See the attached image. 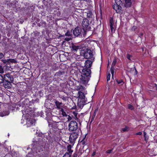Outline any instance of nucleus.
<instances>
[{
    "mask_svg": "<svg viewBox=\"0 0 157 157\" xmlns=\"http://www.w3.org/2000/svg\"><path fill=\"white\" fill-rule=\"evenodd\" d=\"M91 71L89 68L83 69L82 70L81 75L80 77L81 83L84 84H87L91 77Z\"/></svg>",
    "mask_w": 157,
    "mask_h": 157,
    "instance_id": "nucleus-1",
    "label": "nucleus"
},
{
    "mask_svg": "<svg viewBox=\"0 0 157 157\" xmlns=\"http://www.w3.org/2000/svg\"><path fill=\"white\" fill-rule=\"evenodd\" d=\"M78 95V105L80 108L83 107V106L86 104V101L85 94L82 92L79 91Z\"/></svg>",
    "mask_w": 157,
    "mask_h": 157,
    "instance_id": "nucleus-2",
    "label": "nucleus"
},
{
    "mask_svg": "<svg viewBox=\"0 0 157 157\" xmlns=\"http://www.w3.org/2000/svg\"><path fill=\"white\" fill-rule=\"evenodd\" d=\"M84 57L86 59H94L93 57V52L90 50L87 49L83 53Z\"/></svg>",
    "mask_w": 157,
    "mask_h": 157,
    "instance_id": "nucleus-3",
    "label": "nucleus"
},
{
    "mask_svg": "<svg viewBox=\"0 0 157 157\" xmlns=\"http://www.w3.org/2000/svg\"><path fill=\"white\" fill-rule=\"evenodd\" d=\"M69 130L71 132H72L77 130L78 128V124L74 121H70L68 125Z\"/></svg>",
    "mask_w": 157,
    "mask_h": 157,
    "instance_id": "nucleus-4",
    "label": "nucleus"
},
{
    "mask_svg": "<svg viewBox=\"0 0 157 157\" xmlns=\"http://www.w3.org/2000/svg\"><path fill=\"white\" fill-rule=\"evenodd\" d=\"M82 25L84 31H85V30H89L91 29V27L89 25V21L87 19H84L83 20Z\"/></svg>",
    "mask_w": 157,
    "mask_h": 157,
    "instance_id": "nucleus-5",
    "label": "nucleus"
},
{
    "mask_svg": "<svg viewBox=\"0 0 157 157\" xmlns=\"http://www.w3.org/2000/svg\"><path fill=\"white\" fill-rule=\"evenodd\" d=\"M4 78L6 81L7 82L8 85L10 84L11 83L13 82V78L12 75L9 73L4 75Z\"/></svg>",
    "mask_w": 157,
    "mask_h": 157,
    "instance_id": "nucleus-6",
    "label": "nucleus"
},
{
    "mask_svg": "<svg viewBox=\"0 0 157 157\" xmlns=\"http://www.w3.org/2000/svg\"><path fill=\"white\" fill-rule=\"evenodd\" d=\"M84 31L82 29L79 27H77L73 30V33L75 36H81L82 33Z\"/></svg>",
    "mask_w": 157,
    "mask_h": 157,
    "instance_id": "nucleus-7",
    "label": "nucleus"
},
{
    "mask_svg": "<svg viewBox=\"0 0 157 157\" xmlns=\"http://www.w3.org/2000/svg\"><path fill=\"white\" fill-rule=\"evenodd\" d=\"M78 135L77 133L73 132L71 133L69 137V140L71 144L74 143L78 137Z\"/></svg>",
    "mask_w": 157,
    "mask_h": 157,
    "instance_id": "nucleus-8",
    "label": "nucleus"
},
{
    "mask_svg": "<svg viewBox=\"0 0 157 157\" xmlns=\"http://www.w3.org/2000/svg\"><path fill=\"white\" fill-rule=\"evenodd\" d=\"M109 26L112 33H113L115 31V26L114 25L113 19L111 18L109 21Z\"/></svg>",
    "mask_w": 157,
    "mask_h": 157,
    "instance_id": "nucleus-9",
    "label": "nucleus"
},
{
    "mask_svg": "<svg viewBox=\"0 0 157 157\" xmlns=\"http://www.w3.org/2000/svg\"><path fill=\"white\" fill-rule=\"evenodd\" d=\"M121 4H115L113 6V9L116 11L117 13H119L120 12L121 8L120 6Z\"/></svg>",
    "mask_w": 157,
    "mask_h": 157,
    "instance_id": "nucleus-10",
    "label": "nucleus"
},
{
    "mask_svg": "<svg viewBox=\"0 0 157 157\" xmlns=\"http://www.w3.org/2000/svg\"><path fill=\"white\" fill-rule=\"evenodd\" d=\"M35 121L33 119H30L27 121L26 125L28 127H30L35 124Z\"/></svg>",
    "mask_w": 157,
    "mask_h": 157,
    "instance_id": "nucleus-11",
    "label": "nucleus"
},
{
    "mask_svg": "<svg viewBox=\"0 0 157 157\" xmlns=\"http://www.w3.org/2000/svg\"><path fill=\"white\" fill-rule=\"evenodd\" d=\"M92 63V62L91 61L89 60H86L85 63V68H89L91 66Z\"/></svg>",
    "mask_w": 157,
    "mask_h": 157,
    "instance_id": "nucleus-12",
    "label": "nucleus"
},
{
    "mask_svg": "<svg viewBox=\"0 0 157 157\" xmlns=\"http://www.w3.org/2000/svg\"><path fill=\"white\" fill-rule=\"evenodd\" d=\"M132 2L131 0H125L124 6L126 7L131 6Z\"/></svg>",
    "mask_w": 157,
    "mask_h": 157,
    "instance_id": "nucleus-13",
    "label": "nucleus"
},
{
    "mask_svg": "<svg viewBox=\"0 0 157 157\" xmlns=\"http://www.w3.org/2000/svg\"><path fill=\"white\" fill-rule=\"evenodd\" d=\"M55 103L56 106L57 108L58 109H62V102H59L57 101H56Z\"/></svg>",
    "mask_w": 157,
    "mask_h": 157,
    "instance_id": "nucleus-14",
    "label": "nucleus"
},
{
    "mask_svg": "<svg viewBox=\"0 0 157 157\" xmlns=\"http://www.w3.org/2000/svg\"><path fill=\"white\" fill-rule=\"evenodd\" d=\"M85 88L80 85L76 86V90L81 91L84 90Z\"/></svg>",
    "mask_w": 157,
    "mask_h": 157,
    "instance_id": "nucleus-15",
    "label": "nucleus"
},
{
    "mask_svg": "<svg viewBox=\"0 0 157 157\" xmlns=\"http://www.w3.org/2000/svg\"><path fill=\"white\" fill-rule=\"evenodd\" d=\"M81 47L80 46H76L74 45H72V49L74 52H77L78 49H81Z\"/></svg>",
    "mask_w": 157,
    "mask_h": 157,
    "instance_id": "nucleus-16",
    "label": "nucleus"
},
{
    "mask_svg": "<svg viewBox=\"0 0 157 157\" xmlns=\"http://www.w3.org/2000/svg\"><path fill=\"white\" fill-rule=\"evenodd\" d=\"M59 113L60 115H61L63 117H66L67 115L65 111H64L63 109H61L59 111Z\"/></svg>",
    "mask_w": 157,
    "mask_h": 157,
    "instance_id": "nucleus-17",
    "label": "nucleus"
},
{
    "mask_svg": "<svg viewBox=\"0 0 157 157\" xmlns=\"http://www.w3.org/2000/svg\"><path fill=\"white\" fill-rule=\"evenodd\" d=\"M72 147V146L71 145H69L67 146V150L69 153L71 154L72 152L73 151L71 150V148Z\"/></svg>",
    "mask_w": 157,
    "mask_h": 157,
    "instance_id": "nucleus-18",
    "label": "nucleus"
},
{
    "mask_svg": "<svg viewBox=\"0 0 157 157\" xmlns=\"http://www.w3.org/2000/svg\"><path fill=\"white\" fill-rule=\"evenodd\" d=\"M9 113L7 111L6 113H0V116L3 117L5 116L8 115H9Z\"/></svg>",
    "mask_w": 157,
    "mask_h": 157,
    "instance_id": "nucleus-19",
    "label": "nucleus"
},
{
    "mask_svg": "<svg viewBox=\"0 0 157 157\" xmlns=\"http://www.w3.org/2000/svg\"><path fill=\"white\" fill-rule=\"evenodd\" d=\"M44 148V146H43L42 145L41 147H38L37 148V149L38 150V151L39 152H40L41 151H43V148Z\"/></svg>",
    "mask_w": 157,
    "mask_h": 157,
    "instance_id": "nucleus-20",
    "label": "nucleus"
},
{
    "mask_svg": "<svg viewBox=\"0 0 157 157\" xmlns=\"http://www.w3.org/2000/svg\"><path fill=\"white\" fill-rule=\"evenodd\" d=\"M53 119L54 120H57V121H54L55 122H56V123H59L60 122V119H59V117H56V116L54 117L53 118Z\"/></svg>",
    "mask_w": 157,
    "mask_h": 157,
    "instance_id": "nucleus-21",
    "label": "nucleus"
},
{
    "mask_svg": "<svg viewBox=\"0 0 157 157\" xmlns=\"http://www.w3.org/2000/svg\"><path fill=\"white\" fill-rule=\"evenodd\" d=\"M16 62V60L14 59H7V62L8 63H15Z\"/></svg>",
    "mask_w": 157,
    "mask_h": 157,
    "instance_id": "nucleus-22",
    "label": "nucleus"
},
{
    "mask_svg": "<svg viewBox=\"0 0 157 157\" xmlns=\"http://www.w3.org/2000/svg\"><path fill=\"white\" fill-rule=\"evenodd\" d=\"M63 73H64L63 72L59 71L57 72H56V74H55V75H57V76H60L61 75H63Z\"/></svg>",
    "mask_w": 157,
    "mask_h": 157,
    "instance_id": "nucleus-23",
    "label": "nucleus"
},
{
    "mask_svg": "<svg viewBox=\"0 0 157 157\" xmlns=\"http://www.w3.org/2000/svg\"><path fill=\"white\" fill-rule=\"evenodd\" d=\"M71 154L68 152L66 153L63 157H71Z\"/></svg>",
    "mask_w": 157,
    "mask_h": 157,
    "instance_id": "nucleus-24",
    "label": "nucleus"
},
{
    "mask_svg": "<svg viewBox=\"0 0 157 157\" xmlns=\"http://www.w3.org/2000/svg\"><path fill=\"white\" fill-rule=\"evenodd\" d=\"M4 77L1 75H0V83H2L4 82Z\"/></svg>",
    "mask_w": 157,
    "mask_h": 157,
    "instance_id": "nucleus-25",
    "label": "nucleus"
},
{
    "mask_svg": "<svg viewBox=\"0 0 157 157\" xmlns=\"http://www.w3.org/2000/svg\"><path fill=\"white\" fill-rule=\"evenodd\" d=\"M128 108L129 109H131V110H133L134 109V107L132 105L130 104L128 105Z\"/></svg>",
    "mask_w": 157,
    "mask_h": 157,
    "instance_id": "nucleus-26",
    "label": "nucleus"
},
{
    "mask_svg": "<svg viewBox=\"0 0 157 157\" xmlns=\"http://www.w3.org/2000/svg\"><path fill=\"white\" fill-rule=\"evenodd\" d=\"M4 72L3 68L2 66L0 65V73L2 74Z\"/></svg>",
    "mask_w": 157,
    "mask_h": 157,
    "instance_id": "nucleus-27",
    "label": "nucleus"
},
{
    "mask_svg": "<svg viewBox=\"0 0 157 157\" xmlns=\"http://www.w3.org/2000/svg\"><path fill=\"white\" fill-rule=\"evenodd\" d=\"M116 82L118 84L123 83H124L122 80V79H117L116 80Z\"/></svg>",
    "mask_w": 157,
    "mask_h": 157,
    "instance_id": "nucleus-28",
    "label": "nucleus"
},
{
    "mask_svg": "<svg viewBox=\"0 0 157 157\" xmlns=\"http://www.w3.org/2000/svg\"><path fill=\"white\" fill-rule=\"evenodd\" d=\"M115 4H121L122 2L121 0H115Z\"/></svg>",
    "mask_w": 157,
    "mask_h": 157,
    "instance_id": "nucleus-29",
    "label": "nucleus"
},
{
    "mask_svg": "<svg viewBox=\"0 0 157 157\" xmlns=\"http://www.w3.org/2000/svg\"><path fill=\"white\" fill-rule=\"evenodd\" d=\"M4 85V86L6 88H7L8 87H9L10 86V84H9V85H8L7 84V82H5L4 84H3Z\"/></svg>",
    "mask_w": 157,
    "mask_h": 157,
    "instance_id": "nucleus-30",
    "label": "nucleus"
},
{
    "mask_svg": "<svg viewBox=\"0 0 157 157\" xmlns=\"http://www.w3.org/2000/svg\"><path fill=\"white\" fill-rule=\"evenodd\" d=\"M111 76V75L110 74H108L107 75V81H108L110 80V78Z\"/></svg>",
    "mask_w": 157,
    "mask_h": 157,
    "instance_id": "nucleus-31",
    "label": "nucleus"
},
{
    "mask_svg": "<svg viewBox=\"0 0 157 157\" xmlns=\"http://www.w3.org/2000/svg\"><path fill=\"white\" fill-rule=\"evenodd\" d=\"M128 129V127H125L124 128H122V130L123 132H125L127 131Z\"/></svg>",
    "mask_w": 157,
    "mask_h": 157,
    "instance_id": "nucleus-32",
    "label": "nucleus"
},
{
    "mask_svg": "<svg viewBox=\"0 0 157 157\" xmlns=\"http://www.w3.org/2000/svg\"><path fill=\"white\" fill-rule=\"evenodd\" d=\"M111 73L112 74V78H113L114 73V70L112 68H111Z\"/></svg>",
    "mask_w": 157,
    "mask_h": 157,
    "instance_id": "nucleus-33",
    "label": "nucleus"
},
{
    "mask_svg": "<svg viewBox=\"0 0 157 157\" xmlns=\"http://www.w3.org/2000/svg\"><path fill=\"white\" fill-rule=\"evenodd\" d=\"M61 99L65 101L67 100V97L66 96L63 95V97L61 98Z\"/></svg>",
    "mask_w": 157,
    "mask_h": 157,
    "instance_id": "nucleus-34",
    "label": "nucleus"
},
{
    "mask_svg": "<svg viewBox=\"0 0 157 157\" xmlns=\"http://www.w3.org/2000/svg\"><path fill=\"white\" fill-rule=\"evenodd\" d=\"M116 59H114L113 61L112 64V65L114 66L115 65V64H116Z\"/></svg>",
    "mask_w": 157,
    "mask_h": 157,
    "instance_id": "nucleus-35",
    "label": "nucleus"
},
{
    "mask_svg": "<svg viewBox=\"0 0 157 157\" xmlns=\"http://www.w3.org/2000/svg\"><path fill=\"white\" fill-rule=\"evenodd\" d=\"M131 56L129 54H127L126 56V57L129 60H131Z\"/></svg>",
    "mask_w": 157,
    "mask_h": 157,
    "instance_id": "nucleus-36",
    "label": "nucleus"
},
{
    "mask_svg": "<svg viewBox=\"0 0 157 157\" xmlns=\"http://www.w3.org/2000/svg\"><path fill=\"white\" fill-rule=\"evenodd\" d=\"M71 39V37H69V38L66 37V38H65V40L67 41H69Z\"/></svg>",
    "mask_w": 157,
    "mask_h": 157,
    "instance_id": "nucleus-37",
    "label": "nucleus"
},
{
    "mask_svg": "<svg viewBox=\"0 0 157 157\" xmlns=\"http://www.w3.org/2000/svg\"><path fill=\"white\" fill-rule=\"evenodd\" d=\"M4 56V55L3 53H0V59H1Z\"/></svg>",
    "mask_w": 157,
    "mask_h": 157,
    "instance_id": "nucleus-38",
    "label": "nucleus"
},
{
    "mask_svg": "<svg viewBox=\"0 0 157 157\" xmlns=\"http://www.w3.org/2000/svg\"><path fill=\"white\" fill-rule=\"evenodd\" d=\"M112 151V150H109L106 151V153H110Z\"/></svg>",
    "mask_w": 157,
    "mask_h": 157,
    "instance_id": "nucleus-39",
    "label": "nucleus"
},
{
    "mask_svg": "<svg viewBox=\"0 0 157 157\" xmlns=\"http://www.w3.org/2000/svg\"><path fill=\"white\" fill-rule=\"evenodd\" d=\"M65 35L66 36H71V35H70V33L68 32L66 33H65Z\"/></svg>",
    "mask_w": 157,
    "mask_h": 157,
    "instance_id": "nucleus-40",
    "label": "nucleus"
},
{
    "mask_svg": "<svg viewBox=\"0 0 157 157\" xmlns=\"http://www.w3.org/2000/svg\"><path fill=\"white\" fill-rule=\"evenodd\" d=\"M142 132H137L136 134V135H142Z\"/></svg>",
    "mask_w": 157,
    "mask_h": 157,
    "instance_id": "nucleus-41",
    "label": "nucleus"
},
{
    "mask_svg": "<svg viewBox=\"0 0 157 157\" xmlns=\"http://www.w3.org/2000/svg\"><path fill=\"white\" fill-rule=\"evenodd\" d=\"M2 61L5 63H9L7 62V60H3Z\"/></svg>",
    "mask_w": 157,
    "mask_h": 157,
    "instance_id": "nucleus-42",
    "label": "nucleus"
},
{
    "mask_svg": "<svg viewBox=\"0 0 157 157\" xmlns=\"http://www.w3.org/2000/svg\"><path fill=\"white\" fill-rule=\"evenodd\" d=\"M77 154L75 153H74L73 154V157H77Z\"/></svg>",
    "mask_w": 157,
    "mask_h": 157,
    "instance_id": "nucleus-43",
    "label": "nucleus"
},
{
    "mask_svg": "<svg viewBox=\"0 0 157 157\" xmlns=\"http://www.w3.org/2000/svg\"><path fill=\"white\" fill-rule=\"evenodd\" d=\"M73 114H74V115L76 117V116L77 115V113L76 112H73Z\"/></svg>",
    "mask_w": 157,
    "mask_h": 157,
    "instance_id": "nucleus-44",
    "label": "nucleus"
},
{
    "mask_svg": "<svg viewBox=\"0 0 157 157\" xmlns=\"http://www.w3.org/2000/svg\"><path fill=\"white\" fill-rule=\"evenodd\" d=\"M63 95L61 94H59V98H61L63 97Z\"/></svg>",
    "mask_w": 157,
    "mask_h": 157,
    "instance_id": "nucleus-45",
    "label": "nucleus"
},
{
    "mask_svg": "<svg viewBox=\"0 0 157 157\" xmlns=\"http://www.w3.org/2000/svg\"><path fill=\"white\" fill-rule=\"evenodd\" d=\"M144 138H146V133L144 132Z\"/></svg>",
    "mask_w": 157,
    "mask_h": 157,
    "instance_id": "nucleus-46",
    "label": "nucleus"
},
{
    "mask_svg": "<svg viewBox=\"0 0 157 157\" xmlns=\"http://www.w3.org/2000/svg\"><path fill=\"white\" fill-rule=\"evenodd\" d=\"M136 28V26H133L132 29V30H134Z\"/></svg>",
    "mask_w": 157,
    "mask_h": 157,
    "instance_id": "nucleus-47",
    "label": "nucleus"
},
{
    "mask_svg": "<svg viewBox=\"0 0 157 157\" xmlns=\"http://www.w3.org/2000/svg\"><path fill=\"white\" fill-rule=\"evenodd\" d=\"M154 86L155 87L156 89L157 90V85L155 84H154Z\"/></svg>",
    "mask_w": 157,
    "mask_h": 157,
    "instance_id": "nucleus-48",
    "label": "nucleus"
},
{
    "mask_svg": "<svg viewBox=\"0 0 157 157\" xmlns=\"http://www.w3.org/2000/svg\"><path fill=\"white\" fill-rule=\"evenodd\" d=\"M95 153L96 152H94L92 155V156H93L95 154Z\"/></svg>",
    "mask_w": 157,
    "mask_h": 157,
    "instance_id": "nucleus-49",
    "label": "nucleus"
},
{
    "mask_svg": "<svg viewBox=\"0 0 157 157\" xmlns=\"http://www.w3.org/2000/svg\"><path fill=\"white\" fill-rule=\"evenodd\" d=\"M9 134H8V136H9Z\"/></svg>",
    "mask_w": 157,
    "mask_h": 157,
    "instance_id": "nucleus-50",
    "label": "nucleus"
}]
</instances>
